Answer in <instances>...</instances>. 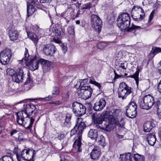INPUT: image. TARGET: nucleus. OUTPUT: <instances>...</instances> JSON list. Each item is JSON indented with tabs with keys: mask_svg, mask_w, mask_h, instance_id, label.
<instances>
[{
	"mask_svg": "<svg viewBox=\"0 0 161 161\" xmlns=\"http://www.w3.org/2000/svg\"><path fill=\"white\" fill-rule=\"evenodd\" d=\"M14 151L18 161L31 160L36 153L35 151L32 149L28 150L24 149L21 151L18 148H15Z\"/></svg>",
	"mask_w": 161,
	"mask_h": 161,
	"instance_id": "5",
	"label": "nucleus"
},
{
	"mask_svg": "<svg viewBox=\"0 0 161 161\" xmlns=\"http://www.w3.org/2000/svg\"><path fill=\"white\" fill-rule=\"evenodd\" d=\"M38 0H27V3L32 4L34 5L35 6L38 7V5L37 3L38 2Z\"/></svg>",
	"mask_w": 161,
	"mask_h": 161,
	"instance_id": "41",
	"label": "nucleus"
},
{
	"mask_svg": "<svg viewBox=\"0 0 161 161\" xmlns=\"http://www.w3.org/2000/svg\"><path fill=\"white\" fill-rule=\"evenodd\" d=\"M53 97V96L52 95H49L47 97H46L44 98H41V99H45L46 100L49 101L51 100L52 98Z\"/></svg>",
	"mask_w": 161,
	"mask_h": 161,
	"instance_id": "46",
	"label": "nucleus"
},
{
	"mask_svg": "<svg viewBox=\"0 0 161 161\" xmlns=\"http://www.w3.org/2000/svg\"><path fill=\"white\" fill-rule=\"evenodd\" d=\"M100 140L99 139V138L98 139V142H104V139L103 136V135H101L100 136Z\"/></svg>",
	"mask_w": 161,
	"mask_h": 161,
	"instance_id": "55",
	"label": "nucleus"
},
{
	"mask_svg": "<svg viewBox=\"0 0 161 161\" xmlns=\"http://www.w3.org/2000/svg\"><path fill=\"white\" fill-rule=\"evenodd\" d=\"M160 139H161V130L160 131Z\"/></svg>",
	"mask_w": 161,
	"mask_h": 161,
	"instance_id": "60",
	"label": "nucleus"
},
{
	"mask_svg": "<svg viewBox=\"0 0 161 161\" xmlns=\"http://www.w3.org/2000/svg\"><path fill=\"white\" fill-rule=\"evenodd\" d=\"M60 103V102L58 101H57L54 102H51L49 103L50 104H54L56 105H59Z\"/></svg>",
	"mask_w": 161,
	"mask_h": 161,
	"instance_id": "47",
	"label": "nucleus"
},
{
	"mask_svg": "<svg viewBox=\"0 0 161 161\" xmlns=\"http://www.w3.org/2000/svg\"><path fill=\"white\" fill-rule=\"evenodd\" d=\"M12 54L10 50L6 49L3 50L0 53V61L3 64H7L11 57Z\"/></svg>",
	"mask_w": 161,
	"mask_h": 161,
	"instance_id": "13",
	"label": "nucleus"
},
{
	"mask_svg": "<svg viewBox=\"0 0 161 161\" xmlns=\"http://www.w3.org/2000/svg\"><path fill=\"white\" fill-rule=\"evenodd\" d=\"M0 161H14L13 158L9 156H5L0 159Z\"/></svg>",
	"mask_w": 161,
	"mask_h": 161,
	"instance_id": "35",
	"label": "nucleus"
},
{
	"mask_svg": "<svg viewBox=\"0 0 161 161\" xmlns=\"http://www.w3.org/2000/svg\"><path fill=\"white\" fill-rule=\"evenodd\" d=\"M156 106L158 112L161 113V98H159L156 102Z\"/></svg>",
	"mask_w": 161,
	"mask_h": 161,
	"instance_id": "33",
	"label": "nucleus"
},
{
	"mask_svg": "<svg viewBox=\"0 0 161 161\" xmlns=\"http://www.w3.org/2000/svg\"><path fill=\"white\" fill-rule=\"evenodd\" d=\"M101 155V151L100 148L98 147H95L92 150L91 153V158L94 160L98 159Z\"/></svg>",
	"mask_w": 161,
	"mask_h": 161,
	"instance_id": "20",
	"label": "nucleus"
},
{
	"mask_svg": "<svg viewBox=\"0 0 161 161\" xmlns=\"http://www.w3.org/2000/svg\"><path fill=\"white\" fill-rule=\"evenodd\" d=\"M42 51L46 55L52 56L55 52V47L51 44L45 45L43 46Z\"/></svg>",
	"mask_w": 161,
	"mask_h": 161,
	"instance_id": "16",
	"label": "nucleus"
},
{
	"mask_svg": "<svg viewBox=\"0 0 161 161\" xmlns=\"http://www.w3.org/2000/svg\"><path fill=\"white\" fill-rule=\"evenodd\" d=\"M16 121L20 125L25 126L28 129H30L33 124L34 119L33 118H28L27 115L25 114L22 112L20 111L16 113Z\"/></svg>",
	"mask_w": 161,
	"mask_h": 161,
	"instance_id": "7",
	"label": "nucleus"
},
{
	"mask_svg": "<svg viewBox=\"0 0 161 161\" xmlns=\"http://www.w3.org/2000/svg\"><path fill=\"white\" fill-rule=\"evenodd\" d=\"M106 102L103 99H100L98 102H96L94 104V109L96 111H100L105 107Z\"/></svg>",
	"mask_w": 161,
	"mask_h": 161,
	"instance_id": "19",
	"label": "nucleus"
},
{
	"mask_svg": "<svg viewBox=\"0 0 161 161\" xmlns=\"http://www.w3.org/2000/svg\"><path fill=\"white\" fill-rule=\"evenodd\" d=\"M73 111L76 116H80L86 112L85 106L78 102H74L72 104Z\"/></svg>",
	"mask_w": 161,
	"mask_h": 161,
	"instance_id": "11",
	"label": "nucleus"
},
{
	"mask_svg": "<svg viewBox=\"0 0 161 161\" xmlns=\"http://www.w3.org/2000/svg\"><path fill=\"white\" fill-rule=\"evenodd\" d=\"M114 74H115V77H114V79H117V78H119V77H121V76L118 75V74H117V73H116L115 72H114Z\"/></svg>",
	"mask_w": 161,
	"mask_h": 161,
	"instance_id": "56",
	"label": "nucleus"
},
{
	"mask_svg": "<svg viewBox=\"0 0 161 161\" xmlns=\"http://www.w3.org/2000/svg\"><path fill=\"white\" fill-rule=\"evenodd\" d=\"M31 79L29 77H28L27 78V80L25 82V85L28 84H30L31 83Z\"/></svg>",
	"mask_w": 161,
	"mask_h": 161,
	"instance_id": "49",
	"label": "nucleus"
},
{
	"mask_svg": "<svg viewBox=\"0 0 161 161\" xmlns=\"http://www.w3.org/2000/svg\"><path fill=\"white\" fill-rule=\"evenodd\" d=\"M107 45V43L106 42H98L97 43V46L98 48L102 49Z\"/></svg>",
	"mask_w": 161,
	"mask_h": 161,
	"instance_id": "32",
	"label": "nucleus"
},
{
	"mask_svg": "<svg viewBox=\"0 0 161 161\" xmlns=\"http://www.w3.org/2000/svg\"><path fill=\"white\" fill-rule=\"evenodd\" d=\"M92 119L95 124H98L99 128L107 131L112 129L114 124L120 127H123L124 125L122 119H120L119 123L118 120H116L113 115H109L105 117L103 114H94L92 115Z\"/></svg>",
	"mask_w": 161,
	"mask_h": 161,
	"instance_id": "1",
	"label": "nucleus"
},
{
	"mask_svg": "<svg viewBox=\"0 0 161 161\" xmlns=\"http://www.w3.org/2000/svg\"><path fill=\"white\" fill-rule=\"evenodd\" d=\"M62 49H63L64 52L65 53L67 51V47L65 46H64L62 47Z\"/></svg>",
	"mask_w": 161,
	"mask_h": 161,
	"instance_id": "57",
	"label": "nucleus"
},
{
	"mask_svg": "<svg viewBox=\"0 0 161 161\" xmlns=\"http://www.w3.org/2000/svg\"><path fill=\"white\" fill-rule=\"evenodd\" d=\"M91 7V5L89 3H86L85 5H83L82 6L81 9H89Z\"/></svg>",
	"mask_w": 161,
	"mask_h": 161,
	"instance_id": "43",
	"label": "nucleus"
},
{
	"mask_svg": "<svg viewBox=\"0 0 161 161\" xmlns=\"http://www.w3.org/2000/svg\"><path fill=\"white\" fill-rule=\"evenodd\" d=\"M25 68H19L17 70L16 73L13 77V80L17 83H19L23 81L24 77V69Z\"/></svg>",
	"mask_w": 161,
	"mask_h": 161,
	"instance_id": "15",
	"label": "nucleus"
},
{
	"mask_svg": "<svg viewBox=\"0 0 161 161\" xmlns=\"http://www.w3.org/2000/svg\"><path fill=\"white\" fill-rule=\"evenodd\" d=\"M28 37L35 44L37 43L38 40L44 35V31L39 28L36 25H31L26 29Z\"/></svg>",
	"mask_w": 161,
	"mask_h": 161,
	"instance_id": "3",
	"label": "nucleus"
},
{
	"mask_svg": "<svg viewBox=\"0 0 161 161\" xmlns=\"http://www.w3.org/2000/svg\"><path fill=\"white\" fill-rule=\"evenodd\" d=\"M132 92V88L125 83L123 82L120 83L118 91L119 97L121 98L122 99H125Z\"/></svg>",
	"mask_w": 161,
	"mask_h": 161,
	"instance_id": "9",
	"label": "nucleus"
},
{
	"mask_svg": "<svg viewBox=\"0 0 161 161\" xmlns=\"http://www.w3.org/2000/svg\"><path fill=\"white\" fill-rule=\"evenodd\" d=\"M141 71V69H140L137 68L136 70V72L133 75L128 76V77L134 78L135 81L136 83L138 86L139 84V75L140 71Z\"/></svg>",
	"mask_w": 161,
	"mask_h": 161,
	"instance_id": "28",
	"label": "nucleus"
},
{
	"mask_svg": "<svg viewBox=\"0 0 161 161\" xmlns=\"http://www.w3.org/2000/svg\"><path fill=\"white\" fill-rule=\"evenodd\" d=\"M49 34L51 36H56L58 37L62 35H63L64 31L61 28L56 27H51L49 30Z\"/></svg>",
	"mask_w": 161,
	"mask_h": 161,
	"instance_id": "17",
	"label": "nucleus"
},
{
	"mask_svg": "<svg viewBox=\"0 0 161 161\" xmlns=\"http://www.w3.org/2000/svg\"><path fill=\"white\" fill-rule=\"evenodd\" d=\"M18 132V131L16 130H13L11 132L10 135L11 136H12L14 135L16 133H17Z\"/></svg>",
	"mask_w": 161,
	"mask_h": 161,
	"instance_id": "54",
	"label": "nucleus"
},
{
	"mask_svg": "<svg viewBox=\"0 0 161 161\" xmlns=\"http://www.w3.org/2000/svg\"><path fill=\"white\" fill-rule=\"evenodd\" d=\"M119 138H123V136L122 135H119Z\"/></svg>",
	"mask_w": 161,
	"mask_h": 161,
	"instance_id": "59",
	"label": "nucleus"
},
{
	"mask_svg": "<svg viewBox=\"0 0 161 161\" xmlns=\"http://www.w3.org/2000/svg\"><path fill=\"white\" fill-rule=\"evenodd\" d=\"M91 24L92 27L99 33L101 31L102 21L99 17L95 15H92L91 16Z\"/></svg>",
	"mask_w": 161,
	"mask_h": 161,
	"instance_id": "14",
	"label": "nucleus"
},
{
	"mask_svg": "<svg viewBox=\"0 0 161 161\" xmlns=\"http://www.w3.org/2000/svg\"><path fill=\"white\" fill-rule=\"evenodd\" d=\"M40 63L41 64L42 68L44 72H46L49 71L51 65V62L49 61L43 59L40 60Z\"/></svg>",
	"mask_w": 161,
	"mask_h": 161,
	"instance_id": "22",
	"label": "nucleus"
},
{
	"mask_svg": "<svg viewBox=\"0 0 161 161\" xmlns=\"http://www.w3.org/2000/svg\"><path fill=\"white\" fill-rule=\"evenodd\" d=\"M160 31H161V30H160Z\"/></svg>",
	"mask_w": 161,
	"mask_h": 161,
	"instance_id": "61",
	"label": "nucleus"
},
{
	"mask_svg": "<svg viewBox=\"0 0 161 161\" xmlns=\"http://www.w3.org/2000/svg\"><path fill=\"white\" fill-rule=\"evenodd\" d=\"M133 156L131 153H125L120 155V159L121 161H132Z\"/></svg>",
	"mask_w": 161,
	"mask_h": 161,
	"instance_id": "25",
	"label": "nucleus"
},
{
	"mask_svg": "<svg viewBox=\"0 0 161 161\" xmlns=\"http://www.w3.org/2000/svg\"><path fill=\"white\" fill-rule=\"evenodd\" d=\"M53 40L54 42L58 44H60L61 43V41L59 39H56L55 38H53Z\"/></svg>",
	"mask_w": 161,
	"mask_h": 161,
	"instance_id": "53",
	"label": "nucleus"
},
{
	"mask_svg": "<svg viewBox=\"0 0 161 161\" xmlns=\"http://www.w3.org/2000/svg\"><path fill=\"white\" fill-rule=\"evenodd\" d=\"M87 82L88 80L87 79L80 80L79 81H77V83L75 86L76 88L78 89V88L77 86H78L79 87V88H80L81 90H83V88H84V87L85 86H84V85Z\"/></svg>",
	"mask_w": 161,
	"mask_h": 161,
	"instance_id": "27",
	"label": "nucleus"
},
{
	"mask_svg": "<svg viewBox=\"0 0 161 161\" xmlns=\"http://www.w3.org/2000/svg\"><path fill=\"white\" fill-rule=\"evenodd\" d=\"M29 57L28 50L26 48L25 52L24 58L20 60H19V64H22L23 68H25L26 66H29L30 69L32 71H34L38 69L39 63H40V60L37 59L35 56L31 59L29 62H27L28 60V58Z\"/></svg>",
	"mask_w": 161,
	"mask_h": 161,
	"instance_id": "4",
	"label": "nucleus"
},
{
	"mask_svg": "<svg viewBox=\"0 0 161 161\" xmlns=\"http://www.w3.org/2000/svg\"><path fill=\"white\" fill-rule=\"evenodd\" d=\"M130 22V15L127 13H123L119 16L117 20V25L122 31H124L126 29L127 31L130 32L132 30L141 28L140 27L134 25H132L131 27L129 28Z\"/></svg>",
	"mask_w": 161,
	"mask_h": 161,
	"instance_id": "2",
	"label": "nucleus"
},
{
	"mask_svg": "<svg viewBox=\"0 0 161 161\" xmlns=\"http://www.w3.org/2000/svg\"><path fill=\"white\" fill-rule=\"evenodd\" d=\"M81 92L83 93L81 96L83 99H86L89 98L91 96L93 90L90 86H85L83 90H81Z\"/></svg>",
	"mask_w": 161,
	"mask_h": 161,
	"instance_id": "18",
	"label": "nucleus"
},
{
	"mask_svg": "<svg viewBox=\"0 0 161 161\" xmlns=\"http://www.w3.org/2000/svg\"><path fill=\"white\" fill-rule=\"evenodd\" d=\"M120 111L119 109H115L113 110L112 112V114L116 117H118L119 114L120 113Z\"/></svg>",
	"mask_w": 161,
	"mask_h": 161,
	"instance_id": "42",
	"label": "nucleus"
},
{
	"mask_svg": "<svg viewBox=\"0 0 161 161\" xmlns=\"http://www.w3.org/2000/svg\"><path fill=\"white\" fill-rule=\"evenodd\" d=\"M98 135L97 130L94 129H91L88 133V136L92 140H97Z\"/></svg>",
	"mask_w": 161,
	"mask_h": 161,
	"instance_id": "26",
	"label": "nucleus"
},
{
	"mask_svg": "<svg viewBox=\"0 0 161 161\" xmlns=\"http://www.w3.org/2000/svg\"><path fill=\"white\" fill-rule=\"evenodd\" d=\"M147 139L149 144L151 146L154 145L156 141L155 136L153 134L148 135Z\"/></svg>",
	"mask_w": 161,
	"mask_h": 161,
	"instance_id": "29",
	"label": "nucleus"
},
{
	"mask_svg": "<svg viewBox=\"0 0 161 161\" xmlns=\"http://www.w3.org/2000/svg\"><path fill=\"white\" fill-rule=\"evenodd\" d=\"M86 125L84 122H82V119L81 118H78L77 123L75 126V129H77L79 133V135L78 138L75 140L73 145V148H75L77 149V151L79 152H81L82 150L81 142L82 136L81 134L83 130L85 127Z\"/></svg>",
	"mask_w": 161,
	"mask_h": 161,
	"instance_id": "6",
	"label": "nucleus"
},
{
	"mask_svg": "<svg viewBox=\"0 0 161 161\" xmlns=\"http://www.w3.org/2000/svg\"><path fill=\"white\" fill-rule=\"evenodd\" d=\"M154 103V98L150 95L145 96L140 103V107L143 109H148L151 108Z\"/></svg>",
	"mask_w": 161,
	"mask_h": 161,
	"instance_id": "10",
	"label": "nucleus"
},
{
	"mask_svg": "<svg viewBox=\"0 0 161 161\" xmlns=\"http://www.w3.org/2000/svg\"><path fill=\"white\" fill-rule=\"evenodd\" d=\"M128 64L126 62L121 63L119 65V68L123 69H126L127 67Z\"/></svg>",
	"mask_w": 161,
	"mask_h": 161,
	"instance_id": "39",
	"label": "nucleus"
},
{
	"mask_svg": "<svg viewBox=\"0 0 161 161\" xmlns=\"http://www.w3.org/2000/svg\"><path fill=\"white\" fill-rule=\"evenodd\" d=\"M155 126V125L152 121H147L144 125V131L146 132H149Z\"/></svg>",
	"mask_w": 161,
	"mask_h": 161,
	"instance_id": "24",
	"label": "nucleus"
},
{
	"mask_svg": "<svg viewBox=\"0 0 161 161\" xmlns=\"http://www.w3.org/2000/svg\"><path fill=\"white\" fill-rule=\"evenodd\" d=\"M126 108V115L129 118H135L137 114V106L136 103L134 102H131Z\"/></svg>",
	"mask_w": 161,
	"mask_h": 161,
	"instance_id": "12",
	"label": "nucleus"
},
{
	"mask_svg": "<svg viewBox=\"0 0 161 161\" xmlns=\"http://www.w3.org/2000/svg\"><path fill=\"white\" fill-rule=\"evenodd\" d=\"M160 52H161V48L157 47L153 48L151 51V53L154 55Z\"/></svg>",
	"mask_w": 161,
	"mask_h": 161,
	"instance_id": "36",
	"label": "nucleus"
},
{
	"mask_svg": "<svg viewBox=\"0 0 161 161\" xmlns=\"http://www.w3.org/2000/svg\"><path fill=\"white\" fill-rule=\"evenodd\" d=\"M158 88L159 92L161 93V80H160L158 85Z\"/></svg>",
	"mask_w": 161,
	"mask_h": 161,
	"instance_id": "52",
	"label": "nucleus"
},
{
	"mask_svg": "<svg viewBox=\"0 0 161 161\" xmlns=\"http://www.w3.org/2000/svg\"><path fill=\"white\" fill-rule=\"evenodd\" d=\"M35 11V8L32 5H27V12L29 16H30L32 14H33Z\"/></svg>",
	"mask_w": 161,
	"mask_h": 161,
	"instance_id": "30",
	"label": "nucleus"
},
{
	"mask_svg": "<svg viewBox=\"0 0 161 161\" xmlns=\"http://www.w3.org/2000/svg\"><path fill=\"white\" fill-rule=\"evenodd\" d=\"M135 161H145V158L143 156L138 153L133 155Z\"/></svg>",
	"mask_w": 161,
	"mask_h": 161,
	"instance_id": "31",
	"label": "nucleus"
},
{
	"mask_svg": "<svg viewBox=\"0 0 161 161\" xmlns=\"http://www.w3.org/2000/svg\"><path fill=\"white\" fill-rule=\"evenodd\" d=\"M89 82L90 83L93 84L97 86L99 89H101V85L99 83L94 80L91 79L89 80Z\"/></svg>",
	"mask_w": 161,
	"mask_h": 161,
	"instance_id": "38",
	"label": "nucleus"
},
{
	"mask_svg": "<svg viewBox=\"0 0 161 161\" xmlns=\"http://www.w3.org/2000/svg\"><path fill=\"white\" fill-rule=\"evenodd\" d=\"M131 15L133 19L137 22L141 21L145 17L144 10L138 6L133 7L131 10Z\"/></svg>",
	"mask_w": 161,
	"mask_h": 161,
	"instance_id": "8",
	"label": "nucleus"
},
{
	"mask_svg": "<svg viewBox=\"0 0 161 161\" xmlns=\"http://www.w3.org/2000/svg\"><path fill=\"white\" fill-rule=\"evenodd\" d=\"M71 117V114H66V120H70Z\"/></svg>",
	"mask_w": 161,
	"mask_h": 161,
	"instance_id": "51",
	"label": "nucleus"
},
{
	"mask_svg": "<svg viewBox=\"0 0 161 161\" xmlns=\"http://www.w3.org/2000/svg\"><path fill=\"white\" fill-rule=\"evenodd\" d=\"M70 120H66V119H65V121L64 123V125L67 126H69L70 125Z\"/></svg>",
	"mask_w": 161,
	"mask_h": 161,
	"instance_id": "44",
	"label": "nucleus"
},
{
	"mask_svg": "<svg viewBox=\"0 0 161 161\" xmlns=\"http://www.w3.org/2000/svg\"><path fill=\"white\" fill-rule=\"evenodd\" d=\"M59 90L58 87L54 86L53 87L52 94L53 95H58L59 93Z\"/></svg>",
	"mask_w": 161,
	"mask_h": 161,
	"instance_id": "37",
	"label": "nucleus"
},
{
	"mask_svg": "<svg viewBox=\"0 0 161 161\" xmlns=\"http://www.w3.org/2000/svg\"><path fill=\"white\" fill-rule=\"evenodd\" d=\"M74 27L73 25L69 26L68 28V32L70 34H73L74 33Z\"/></svg>",
	"mask_w": 161,
	"mask_h": 161,
	"instance_id": "40",
	"label": "nucleus"
},
{
	"mask_svg": "<svg viewBox=\"0 0 161 161\" xmlns=\"http://www.w3.org/2000/svg\"><path fill=\"white\" fill-rule=\"evenodd\" d=\"M35 109V106L33 104H31L26 105L25 108L23 110L21 111L23 112L24 114H25L27 115V117L29 118V117L31 114Z\"/></svg>",
	"mask_w": 161,
	"mask_h": 161,
	"instance_id": "21",
	"label": "nucleus"
},
{
	"mask_svg": "<svg viewBox=\"0 0 161 161\" xmlns=\"http://www.w3.org/2000/svg\"><path fill=\"white\" fill-rule=\"evenodd\" d=\"M78 132L77 129H75V127L74 128L72 129L71 131L70 135H71L74 134L75 133Z\"/></svg>",
	"mask_w": 161,
	"mask_h": 161,
	"instance_id": "45",
	"label": "nucleus"
},
{
	"mask_svg": "<svg viewBox=\"0 0 161 161\" xmlns=\"http://www.w3.org/2000/svg\"><path fill=\"white\" fill-rule=\"evenodd\" d=\"M7 75L11 76L13 78V77L15 74V72L14 70L12 69H8L7 70Z\"/></svg>",
	"mask_w": 161,
	"mask_h": 161,
	"instance_id": "34",
	"label": "nucleus"
},
{
	"mask_svg": "<svg viewBox=\"0 0 161 161\" xmlns=\"http://www.w3.org/2000/svg\"><path fill=\"white\" fill-rule=\"evenodd\" d=\"M76 24L77 25H79L80 24V21L79 20L76 21Z\"/></svg>",
	"mask_w": 161,
	"mask_h": 161,
	"instance_id": "58",
	"label": "nucleus"
},
{
	"mask_svg": "<svg viewBox=\"0 0 161 161\" xmlns=\"http://www.w3.org/2000/svg\"><path fill=\"white\" fill-rule=\"evenodd\" d=\"M8 35L10 39L13 41H15L18 40L19 37L18 32L14 29L9 30Z\"/></svg>",
	"mask_w": 161,
	"mask_h": 161,
	"instance_id": "23",
	"label": "nucleus"
},
{
	"mask_svg": "<svg viewBox=\"0 0 161 161\" xmlns=\"http://www.w3.org/2000/svg\"><path fill=\"white\" fill-rule=\"evenodd\" d=\"M153 15H154V12H153V11H152L150 14V15L149 16V20H148V21L149 22H150L151 21L152 19L153 18Z\"/></svg>",
	"mask_w": 161,
	"mask_h": 161,
	"instance_id": "48",
	"label": "nucleus"
},
{
	"mask_svg": "<svg viewBox=\"0 0 161 161\" xmlns=\"http://www.w3.org/2000/svg\"><path fill=\"white\" fill-rule=\"evenodd\" d=\"M40 2L42 3H48L51 2L52 0H40Z\"/></svg>",
	"mask_w": 161,
	"mask_h": 161,
	"instance_id": "50",
	"label": "nucleus"
}]
</instances>
